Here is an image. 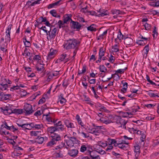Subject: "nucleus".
I'll use <instances>...</instances> for the list:
<instances>
[{
	"label": "nucleus",
	"mask_w": 159,
	"mask_h": 159,
	"mask_svg": "<svg viewBox=\"0 0 159 159\" xmlns=\"http://www.w3.org/2000/svg\"><path fill=\"white\" fill-rule=\"evenodd\" d=\"M80 43V42L78 39L74 38L69 39L65 41L63 46L66 50L78 49Z\"/></svg>",
	"instance_id": "obj_1"
},
{
	"label": "nucleus",
	"mask_w": 159,
	"mask_h": 159,
	"mask_svg": "<svg viewBox=\"0 0 159 159\" xmlns=\"http://www.w3.org/2000/svg\"><path fill=\"white\" fill-rule=\"evenodd\" d=\"M103 127L102 126H96L91 129L89 128L88 130V132L95 135L98 136L101 133V129H103Z\"/></svg>",
	"instance_id": "obj_2"
},
{
	"label": "nucleus",
	"mask_w": 159,
	"mask_h": 159,
	"mask_svg": "<svg viewBox=\"0 0 159 159\" xmlns=\"http://www.w3.org/2000/svg\"><path fill=\"white\" fill-rule=\"evenodd\" d=\"M43 116H45L46 120L48 122L47 123V124L52 125L53 124L54 125L57 121V119H55L53 118L52 116V113L50 112L46 115H43Z\"/></svg>",
	"instance_id": "obj_3"
},
{
	"label": "nucleus",
	"mask_w": 159,
	"mask_h": 159,
	"mask_svg": "<svg viewBox=\"0 0 159 159\" xmlns=\"http://www.w3.org/2000/svg\"><path fill=\"white\" fill-rule=\"evenodd\" d=\"M23 110L24 112H23L25 113V116L30 115L34 112L32 106L28 103H26L24 105Z\"/></svg>",
	"instance_id": "obj_4"
},
{
	"label": "nucleus",
	"mask_w": 159,
	"mask_h": 159,
	"mask_svg": "<svg viewBox=\"0 0 159 159\" xmlns=\"http://www.w3.org/2000/svg\"><path fill=\"white\" fill-rule=\"evenodd\" d=\"M70 26L71 29L79 31L82 25L77 21H75L71 20L70 23Z\"/></svg>",
	"instance_id": "obj_5"
},
{
	"label": "nucleus",
	"mask_w": 159,
	"mask_h": 159,
	"mask_svg": "<svg viewBox=\"0 0 159 159\" xmlns=\"http://www.w3.org/2000/svg\"><path fill=\"white\" fill-rule=\"evenodd\" d=\"M44 65L43 64V61H38L36 66L37 70L41 72H43L44 70V68L43 66Z\"/></svg>",
	"instance_id": "obj_6"
},
{
	"label": "nucleus",
	"mask_w": 159,
	"mask_h": 159,
	"mask_svg": "<svg viewBox=\"0 0 159 159\" xmlns=\"http://www.w3.org/2000/svg\"><path fill=\"white\" fill-rule=\"evenodd\" d=\"M134 152L135 153V159H138L140 153V147L138 144H136L134 146Z\"/></svg>",
	"instance_id": "obj_7"
},
{
	"label": "nucleus",
	"mask_w": 159,
	"mask_h": 159,
	"mask_svg": "<svg viewBox=\"0 0 159 159\" xmlns=\"http://www.w3.org/2000/svg\"><path fill=\"white\" fill-rule=\"evenodd\" d=\"M0 111L2 112L5 115H8L12 113L13 110L9 107H6L4 108H0Z\"/></svg>",
	"instance_id": "obj_8"
},
{
	"label": "nucleus",
	"mask_w": 159,
	"mask_h": 159,
	"mask_svg": "<svg viewBox=\"0 0 159 159\" xmlns=\"http://www.w3.org/2000/svg\"><path fill=\"white\" fill-rule=\"evenodd\" d=\"M48 30H49L48 32V34L49 35V39H52L55 38L56 35L57 29L55 28L52 31H51V28H50L49 29H48Z\"/></svg>",
	"instance_id": "obj_9"
},
{
	"label": "nucleus",
	"mask_w": 159,
	"mask_h": 159,
	"mask_svg": "<svg viewBox=\"0 0 159 159\" xmlns=\"http://www.w3.org/2000/svg\"><path fill=\"white\" fill-rule=\"evenodd\" d=\"M116 123L119 125V127H123L125 129H126L125 125L127 123V121L125 120L120 118L117 121Z\"/></svg>",
	"instance_id": "obj_10"
},
{
	"label": "nucleus",
	"mask_w": 159,
	"mask_h": 159,
	"mask_svg": "<svg viewBox=\"0 0 159 159\" xmlns=\"http://www.w3.org/2000/svg\"><path fill=\"white\" fill-rule=\"evenodd\" d=\"M96 150L95 151H93L92 152L89 151V152L91 157L97 156L98 155L96 154L97 152L102 154H103L105 152V151L102 150H100L97 148H96Z\"/></svg>",
	"instance_id": "obj_11"
},
{
	"label": "nucleus",
	"mask_w": 159,
	"mask_h": 159,
	"mask_svg": "<svg viewBox=\"0 0 159 159\" xmlns=\"http://www.w3.org/2000/svg\"><path fill=\"white\" fill-rule=\"evenodd\" d=\"M54 126H56V127L57 128L56 129L57 131H59L60 130L63 131L65 129L64 126L62 124V122L60 121L56 122Z\"/></svg>",
	"instance_id": "obj_12"
},
{
	"label": "nucleus",
	"mask_w": 159,
	"mask_h": 159,
	"mask_svg": "<svg viewBox=\"0 0 159 159\" xmlns=\"http://www.w3.org/2000/svg\"><path fill=\"white\" fill-rule=\"evenodd\" d=\"M57 51L56 50L53 48H51L50 50V52L47 56V59L48 61H50L54 56L55 54L56 53Z\"/></svg>",
	"instance_id": "obj_13"
},
{
	"label": "nucleus",
	"mask_w": 159,
	"mask_h": 159,
	"mask_svg": "<svg viewBox=\"0 0 159 159\" xmlns=\"http://www.w3.org/2000/svg\"><path fill=\"white\" fill-rule=\"evenodd\" d=\"M41 0H28L27 3V5L29 7H31L34 6L36 4H39Z\"/></svg>",
	"instance_id": "obj_14"
},
{
	"label": "nucleus",
	"mask_w": 159,
	"mask_h": 159,
	"mask_svg": "<svg viewBox=\"0 0 159 159\" xmlns=\"http://www.w3.org/2000/svg\"><path fill=\"white\" fill-rule=\"evenodd\" d=\"M78 153V151L77 149H72L68 150V154L70 157H74L77 156Z\"/></svg>",
	"instance_id": "obj_15"
},
{
	"label": "nucleus",
	"mask_w": 159,
	"mask_h": 159,
	"mask_svg": "<svg viewBox=\"0 0 159 159\" xmlns=\"http://www.w3.org/2000/svg\"><path fill=\"white\" fill-rule=\"evenodd\" d=\"M64 124L66 127L68 128H71V129L75 128V126L73 123L70 122L69 120H64Z\"/></svg>",
	"instance_id": "obj_16"
},
{
	"label": "nucleus",
	"mask_w": 159,
	"mask_h": 159,
	"mask_svg": "<svg viewBox=\"0 0 159 159\" xmlns=\"http://www.w3.org/2000/svg\"><path fill=\"white\" fill-rule=\"evenodd\" d=\"M59 59L61 61H65V63L70 59V58L67 57V55L65 53L61 55Z\"/></svg>",
	"instance_id": "obj_17"
},
{
	"label": "nucleus",
	"mask_w": 159,
	"mask_h": 159,
	"mask_svg": "<svg viewBox=\"0 0 159 159\" xmlns=\"http://www.w3.org/2000/svg\"><path fill=\"white\" fill-rule=\"evenodd\" d=\"M72 16V15L71 14H66L63 17L64 19L63 20V21H64V23H66V24L68 23V22L70 20L71 21V17Z\"/></svg>",
	"instance_id": "obj_18"
},
{
	"label": "nucleus",
	"mask_w": 159,
	"mask_h": 159,
	"mask_svg": "<svg viewBox=\"0 0 159 159\" xmlns=\"http://www.w3.org/2000/svg\"><path fill=\"white\" fill-rule=\"evenodd\" d=\"M124 42L125 44L127 45H130L133 44V40L131 38L127 37L125 39Z\"/></svg>",
	"instance_id": "obj_19"
},
{
	"label": "nucleus",
	"mask_w": 159,
	"mask_h": 159,
	"mask_svg": "<svg viewBox=\"0 0 159 159\" xmlns=\"http://www.w3.org/2000/svg\"><path fill=\"white\" fill-rule=\"evenodd\" d=\"M54 135L52 136V139L55 141V142L57 143L58 141H59L61 140V137L60 135L54 134Z\"/></svg>",
	"instance_id": "obj_20"
},
{
	"label": "nucleus",
	"mask_w": 159,
	"mask_h": 159,
	"mask_svg": "<svg viewBox=\"0 0 159 159\" xmlns=\"http://www.w3.org/2000/svg\"><path fill=\"white\" fill-rule=\"evenodd\" d=\"M56 126H51L49 127H48L47 129V131L49 133L52 134L53 133L56 131Z\"/></svg>",
	"instance_id": "obj_21"
},
{
	"label": "nucleus",
	"mask_w": 159,
	"mask_h": 159,
	"mask_svg": "<svg viewBox=\"0 0 159 159\" xmlns=\"http://www.w3.org/2000/svg\"><path fill=\"white\" fill-rule=\"evenodd\" d=\"M98 12H99V13L98 14V16L100 17V16H104L107 15V11H103L101 10V9H100L99 11H98Z\"/></svg>",
	"instance_id": "obj_22"
},
{
	"label": "nucleus",
	"mask_w": 159,
	"mask_h": 159,
	"mask_svg": "<svg viewBox=\"0 0 159 159\" xmlns=\"http://www.w3.org/2000/svg\"><path fill=\"white\" fill-rule=\"evenodd\" d=\"M149 50V45L148 44L143 49V51H144L143 54V57H145V58H146Z\"/></svg>",
	"instance_id": "obj_23"
},
{
	"label": "nucleus",
	"mask_w": 159,
	"mask_h": 159,
	"mask_svg": "<svg viewBox=\"0 0 159 159\" xmlns=\"http://www.w3.org/2000/svg\"><path fill=\"white\" fill-rule=\"evenodd\" d=\"M4 43H8L11 41V37L10 34L6 33V35L4 38Z\"/></svg>",
	"instance_id": "obj_24"
},
{
	"label": "nucleus",
	"mask_w": 159,
	"mask_h": 159,
	"mask_svg": "<svg viewBox=\"0 0 159 159\" xmlns=\"http://www.w3.org/2000/svg\"><path fill=\"white\" fill-rule=\"evenodd\" d=\"M76 119L77 120V122L82 127H84V125L81 121V120L80 117V116L79 115L77 114L76 115L75 117Z\"/></svg>",
	"instance_id": "obj_25"
},
{
	"label": "nucleus",
	"mask_w": 159,
	"mask_h": 159,
	"mask_svg": "<svg viewBox=\"0 0 159 159\" xmlns=\"http://www.w3.org/2000/svg\"><path fill=\"white\" fill-rule=\"evenodd\" d=\"M44 140V138L42 137L38 136L36 138V142L39 144H41L42 143Z\"/></svg>",
	"instance_id": "obj_26"
},
{
	"label": "nucleus",
	"mask_w": 159,
	"mask_h": 159,
	"mask_svg": "<svg viewBox=\"0 0 159 159\" xmlns=\"http://www.w3.org/2000/svg\"><path fill=\"white\" fill-rule=\"evenodd\" d=\"M24 111L23 109H15L13 110L12 113H14L16 114H20L23 113Z\"/></svg>",
	"instance_id": "obj_27"
},
{
	"label": "nucleus",
	"mask_w": 159,
	"mask_h": 159,
	"mask_svg": "<svg viewBox=\"0 0 159 159\" xmlns=\"http://www.w3.org/2000/svg\"><path fill=\"white\" fill-rule=\"evenodd\" d=\"M111 12L113 14H115L116 16H117L119 14H122L123 12L119 10H111Z\"/></svg>",
	"instance_id": "obj_28"
},
{
	"label": "nucleus",
	"mask_w": 159,
	"mask_h": 159,
	"mask_svg": "<svg viewBox=\"0 0 159 159\" xmlns=\"http://www.w3.org/2000/svg\"><path fill=\"white\" fill-rule=\"evenodd\" d=\"M1 87L0 89L2 91L6 90L8 87V85L7 84H4L3 82L0 84Z\"/></svg>",
	"instance_id": "obj_29"
},
{
	"label": "nucleus",
	"mask_w": 159,
	"mask_h": 159,
	"mask_svg": "<svg viewBox=\"0 0 159 159\" xmlns=\"http://www.w3.org/2000/svg\"><path fill=\"white\" fill-rule=\"evenodd\" d=\"M66 143L67 146L68 147H66L67 148H68L69 147L71 148L74 146V143L71 140H66Z\"/></svg>",
	"instance_id": "obj_30"
},
{
	"label": "nucleus",
	"mask_w": 159,
	"mask_h": 159,
	"mask_svg": "<svg viewBox=\"0 0 159 159\" xmlns=\"http://www.w3.org/2000/svg\"><path fill=\"white\" fill-rule=\"evenodd\" d=\"M94 26L95 25L94 24L91 25L90 26L87 27V30L91 32L96 31V27H94Z\"/></svg>",
	"instance_id": "obj_31"
},
{
	"label": "nucleus",
	"mask_w": 159,
	"mask_h": 159,
	"mask_svg": "<svg viewBox=\"0 0 159 159\" xmlns=\"http://www.w3.org/2000/svg\"><path fill=\"white\" fill-rule=\"evenodd\" d=\"M111 48L112 49V51L113 52H117L119 51L118 46L117 44H115L114 46H112Z\"/></svg>",
	"instance_id": "obj_32"
},
{
	"label": "nucleus",
	"mask_w": 159,
	"mask_h": 159,
	"mask_svg": "<svg viewBox=\"0 0 159 159\" xmlns=\"http://www.w3.org/2000/svg\"><path fill=\"white\" fill-rule=\"evenodd\" d=\"M105 51H104L103 48L101 47L99 49V57H100V58H102V57L104 55Z\"/></svg>",
	"instance_id": "obj_33"
},
{
	"label": "nucleus",
	"mask_w": 159,
	"mask_h": 159,
	"mask_svg": "<svg viewBox=\"0 0 159 159\" xmlns=\"http://www.w3.org/2000/svg\"><path fill=\"white\" fill-rule=\"evenodd\" d=\"M127 68L126 67L124 69H120L117 70H116V73L114 74V75H117L118 76V78H119L120 77V76L118 74H116V73L120 74L123 73L124 72V70H126Z\"/></svg>",
	"instance_id": "obj_34"
},
{
	"label": "nucleus",
	"mask_w": 159,
	"mask_h": 159,
	"mask_svg": "<svg viewBox=\"0 0 159 159\" xmlns=\"http://www.w3.org/2000/svg\"><path fill=\"white\" fill-rule=\"evenodd\" d=\"M57 143L54 141L52 139L50 141L48 142L47 144V147H49L50 148L52 147L53 145L56 144Z\"/></svg>",
	"instance_id": "obj_35"
},
{
	"label": "nucleus",
	"mask_w": 159,
	"mask_h": 159,
	"mask_svg": "<svg viewBox=\"0 0 159 159\" xmlns=\"http://www.w3.org/2000/svg\"><path fill=\"white\" fill-rule=\"evenodd\" d=\"M50 13L53 16L56 17H60V16L57 15L56 10H52L50 11Z\"/></svg>",
	"instance_id": "obj_36"
},
{
	"label": "nucleus",
	"mask_w": 159,
	"mask_h": 159,
	"mask_svg": "<svg viewBox=\"0 0 159 159\" xmlns=\"http://www.w3.org/2000/svg\"><path fill=\"white\" fill-rule=\"evenodd\" d=\"M107 30H105V31H104L102 34L99 35L98 37V38H97L98 40H99L100 39H103V38H104V36H106L107 34Z\"/></svg>",
	"instance_id": "obj_37"
},
{
	"label": "nucleus",
	"mask_w": 159,
	"mask_h": 159,
	"mask_svg": "<svg viewBox=\"0 0 159 159\" xmlns=\"http://www.w3.org/2000/svg\"><path fill=\"white\" fill-rule=\"evenodd\" d=\"M3 128H5L7 130H11V126H8L7 125V123L6 122H5V123L3 124L2 125L1 129H3Z\"/></svg>",
	"instance_id": "obj_38"
},
{
	"label": "nucleus",
	"mask_w": 159,
	"mask_h": 159,
	"mask_svg": "<svg viewBox=\"0 0 159 159\" xmlns=\"http://www.w3.org/2000/svg\"><path fill=\"white\" fill-rule=\"evenodd\" d=\"M100 120L103 123L108 124L112 122V121L110 120H106L103 118H101Z\"/></svg>",
	"instance_id": "obj_39"
},
{
	"label": "nucleus",
	"mask_w": 159,
	"mask_h": 159,
	"mask_svg": "<svg viewBox=\"0 0 159 159\" xmlns=\"http://www.w3.org/2000/svg\"><path fill=\"white\" fill-rule=\"evenodd\" d=\"M4 41V38L3 37L1 38V40H0V47H7L8 43H2V42H3Z\"/></svg>",
	"instance_id": "obj_40"
},
{
	"label": "nucleus",
	"mask_w": 159,
	"mask_h": 159,
	"mask_svg": "<svg viewBox=\"0 0 159 159\" xmlns=\"http://www.w3.org/2000/svg\"><path fill=\"white\" fill-rule=\"evenodd\" d=\"M146 137V135L144 134H142L140 137V140H141V145H142L143 146H144V139H145Z\"/></svg>",
	"instance_id": "obj_41"
},
{
	"label": "nucleus",
	"mask_w": 159,
	"mask_h": 159,
	"mask_svg": "<svg viewBox=\"0 0 159 159\" xmlns=\"http://www.w3.org/2000/svg\"><path fill=\"white\" fill-rule=\"evenodd\" d=\"M107 144L106 142H102L101 141H99L98 142V145L96 146V147L98 148L99 146L105 147L107 146Z\"/></svg>",
	"instance_id": "obj_42"
},
{
	"label": "nucleus",
	"mask_w": 159,
	"mask_h": 159,
	"mask_svg": "<svg viewBox=\"0 0 159 159\" xmlns=\"http://www.w3.org/2000/svg\"><path fill=\"white\" fill-rule=\"evenodd\" d=\"M59 99L60 100V103L61 104H63L66 102V100L63 98V95L62 94H61L60 95Z\"/></svg>",
	"instance_id": "obj_43"
},
{
	"label": "nucleus",
	"mask_w": 159,
	"mask_h": 159,
	"mask_svg": "<svg viewBox=\"0 0 159 159\" xmlns=\"http://www.w3.org/2000/svg\"><path fill=\"white\" fill-rule=\"evenodd\" d=\"M19 92L20 94L21 97H24L27 94V92L25 90L22 89H20V91H18Z\"/></svg>",
	"instance_id": "obj_44"
},
{
	"label": "nucleus",
	"mask_w": 159,
	"mask_h": 159,
	"mask_svg": "<svg viewBox=\"0 0 159 159\" xmlns=\"http://www.w3.org/2000/svg\"><path fill=\"white\" fill-rule=\"evenodd\" d=\"M17 125L19 126L22 127V128H24L25 129H29L28 128L29 126L28 124H24L22 125L19 124H17Z\"/></svg>",
	"instance_id": "obj_45"
},
{
	"label": "nucleus",
	"mask_w": 159,
	"mask_h": 159,
	"mask_svg": "<svg viewBox=\"0 0 159 159\" xmlns=\"http://www.w3.org/2000/svg\"><path fill=\"white\" fill-rule=\"evenodd\" d=\"M65 145V143L63 142H61L59 145L56 147L55 149L57 150L59 149H61L64 147Z\"/></svg>",
	"instance_id": "obj_46"
},
{
	"label": "nucleus",
	"mask_w": 159,
	"mask_h": 159,
	"mask_svg": "<svg viewBox=\"0 0 159 159\" xmlns=\"http://www.w3.org/2000/svg\"><path fill=\"white\" fill-rule=\"evenodd\" d=\"M6 94L4 93L3 92L0 91V101H4L5 100L4 98Z\"/></svg>",
	"instance_id": "obj_47"
},
{
	"label": "nucleus",
	"mask_w": 159,
	"mask_h": 159,
	"mask_svg": "<svg viewBox=\"0 0 159 159\" xmlns=\"http://www.w3.org/2000/svg\"><path fill=\"white\" fill-rule=\"evenodd\" d=\"M117 145L118 147L124 150L127 149V147L125 145H124L121 143H118V145Z\"/></svg>",
	"instance_id": "obj_48"
},
{
	"label": "nucleus",
	"mask_w": 159,
	"mask_h": 159,
	"mask_svg": "<svg viewBox=\"0 0 159 159\" xmlns=\"http://www.w3.org/2000/svg\"><path fill=\"white\" fill-rule=\"evenodd\" d=\"M99 69L100 71L102 72H105L107 70V69L103 65H100Z\"/></svg>",
	"instance_id": "obj_49"
},
{
	"label": "nucleus",
	"mask_w": 159,
	"mask_h": 159,
	"mask_svg": "<svg viewBox=\"0 0 159 159\" xmlns=\"http://www.w3.org/2000/svg\"><path fill=\"white\" fill-rule=\"evenodd\" d=\"M136 43L139 45L143 46L145 44V43L144 42V40H138L136 42Z\"/></svg>",
	"instance_id": "obj_50"
},
{
	"label": "nucleus",
	"mask_w": 159,
	"mask_h": 159,
	"mask_svg": "<svg viewBox=\"0 0 159 159\" xmlns=\"http://www.w3.org/2000/svg\"><path fill=\"white\" fill-rule=\"evenodd\" d=\"M149 96L151 97H158L157 95L155 94L152 92V91H150L148 93Z\"/></svg>",
	"instance_id": "obj_51"
},
{
	"label": "nucleus",
	"mask_w": 159,
	"mask_h": 159,
	"mask_svg": "<svg viewBox=\"0 0 159 159\" xmlns=\"http://www.w3.org/2000/svg\"><path fill=\"white\" fill-rule=\"evenodd\" d=\"M86 71V66H84L83 67L82 71H81L79 70L78 71V74L80 75L85 73Z\"/></svg>",
	"instance_id": "obj_52"
},
{
	"label": "nucleus",
	"mask_w": 159,
	"mask_h": 159,
	"mask_svg": "<svg viewBox=\"0 0 159 159\" xmlns=\"http://www.w3.org/2000/svg\"><path fill=\"white\" fill-rule=\"evenodd\" d=\"M123 37V35L122 34L120 31L119 32V33L118 34L117 36V38L119 39L120 41H121Z\"/></svg>",
	"instance_id": "obj_53"
},
{
	"label": "nucleus",
	"mask_w": 159,
	"mask_h": 159,
	"mask_svg": "<svg viewBox=\"0 0 159 159\" xmlns=\"http://www.w3.org/2000/svg\"><path fill=\"white\" fill-rule=\"evenodd\" d=\"M144 26L146 30H149L151 28L150 25L148 24L147 23H146L144 25Z\"/></svg>",
	"instance_id": "obj_54"
},
{
	"label": "nucleus",
	"mask_w": 159,
	"mask_h": 159,
	"mask_svg": "<svg viewBox=\"0 0 159 159\" xmlns=\"http://www.w3.org/2000/svg\"><path fill=\"white\" fill-rule=\"evenodd\" d=\"M32 56V53L30 52H27L25 53L24 56H25L26 57L29 58L30 60H31V57Z\"/></svg>",
	"instance_id": "obj_55"
},
{
	"label": "nucleus",
	"mask_w": 159,
	"mask_h": 159,
	"mask_svg": "<svg viewBox=\"0 0 159 159\" xmlns=\"http://www.w3.org/2000/svg\"><path fill=\"white\" fill-rule=\"evenodd\" d=\"M12 26V25L11 24H10L8 26L7 29L6 31V33L10 34V31L11 29Z\"/></svg>",
	"instance_id": "obj_56"
},
{
	"label": "nucleus",
	"mask_w": 159,
	"mask_h": 159,
	"mask_svg": "<svg viewBox=\"0 0 159 159\" xmlns=\"http://www.w3.org/2000/svg\"><path fill=\"white\" fill-rule=\"evenodd\" d=\"M65 24H66V23H64V21L63 22L62 20H59L58 22V24L59 25V28H61V27H63V25Z\"/></svg>",
	"instance_id": "obj_57"
},
{
	"label": "nucleus",
	"mask_w": 159,
	"mask_h": 159,
	"mask_svg": "<svg viewBox=\"0 0 159 159\" xmlns=\"http://www.w3.org/2000/svg\"><path fill=\"white\" fill-rule=\"evenodd\" d=\"M39 131H32L30 132V134L32 136H36L39 134Z\"/></svg>",
	"instance_id": "obj_58"
},
{
	"label": "nucleus",
	"mask_w": 159,
	"mask_h": 159,
	"mask_svg": "<svg viewBox=\"0 0 159 159\" xmlns=\"http://www.w3.org/2000/svg\"><path fill=\"white\" fill-rule=\"evenodd\" d=\"M87 149V147L85 145H82L80 148V151L82 152H84Z\"/></svg>",
	"instance_id": "obj_59"
},
{
	"label": "nucleus",
	"mask_w": 159,
	"mask_h": 159,
	"mask_svg": "<svg viewBox=\"0 0 159 159\" xmlns=\"http://www.w3.org/2000/svg\"><path fill=\"white\" fill-rule=\"evenodd\" d=\"M43 125L42 124H35L34 125V128H35V129H40L41 128L43 127Z\"/></svg>",
	"instance_id": "obj_60"
},
{
	"label": "nucleus",
	"mask_w": 159,
	"mask_h": 159,
	"mask_svg": "<svg viewBox=\"0 0 159 159\" xmlns=\"http://www.w3.org/2000/svg\"><path fill=\"white\" fill-rule=\"evenodd\" d=\"M42 111L41 112L40 110H38L34 113V115L36 116H40L42 114Z\"/></svg>",
	"instance_id": "obj_61"
},
{
	"label": "nucleus",
	"mask_w": 159,
	"mask_h": 159,
	"mask_svg": "<svg viewBox=\"0 0 159 159\" xmlns=\"http://www.w3.org/2000/svg\"><path fill=\"white\" fill-rule=\"evenodd\" d=\"M80 134H82L83 137L84 138H88L89 137V134L88 133H85L84 132H82L80 133Z\"/></svg>",
	"instance_id": "obj_62"
},
{
	"label": "nucleus",
	"mask_w": 159,
	"mask_h": 159,
	"mask_svg": "<svg viewBox=\"0 0 159 159\" xmlns=\"http://www.w3.org/2000/svg\"><path fill=\"white\" fill-rule=\"evenodd\" d=\"M41 59V57L39 55H35V56H34L33 58V59L34 60H40Z\"/></svg>",
	"instance_id": "obj_63"
},
{
	"label": "nucleus",
	"mask_w": 159,
	"mask_h": 159,
	"mask_svg": "<svg viewBox=\"0 0 159 159\" xmlns=\"http://www.w3.org/2000/svg\"><path fill=\"white\" fill-rule=\"evenodd\" d=\"M56 156L57 157H63V155L62 154L61 152H57L56 153Z\"/></svg>",
	"instance_id": "obj_64"
}]
</instances>
